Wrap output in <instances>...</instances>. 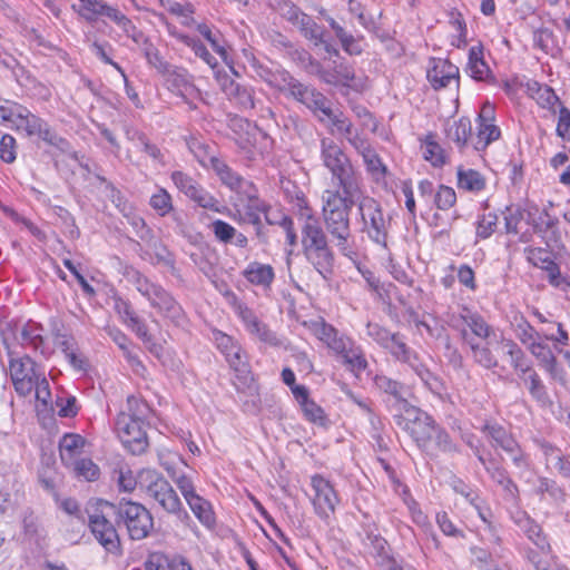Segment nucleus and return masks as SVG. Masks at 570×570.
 I'll return each instance as SVG.
<instances>
[{"instance_id":"1","label":"nucleus","mask_w":570,"mask_h":570,"mask_svg":"<svg viewBox=\"0 0 570 570\" xmlns=\"http://www.w3.org/2000/svg\"><path fill=\"white\" fill-rule=\"evenodd\" d=\"M149 413L147 403L136 396L127 399V410L116 421V432L121 443L132 454L142 453L148 446L145 420Z\"/></svg>"},{"instance_id":"2","label":"nucleus","mask_w":570,"mask_h":570,"mask_svg":"<svg viewBox=\"0 0 570 570\" xmlns=\"http://www.w3.org/2000/svg\"><path fill=\"white\" fill-rule=\"evenodd\" d=\"M403 412L400 414V424L412 436L417 446L428 452L445 450L449 444L448 434L434 424L426 413L415 406L401 402Z\"/></svg>"},{"instance_id":"3","label":"nucleus","mask_w":570,"mask_h":570,"mask_svg":"<svg viewBox=\"0 0 570 570\" xmlns=\"http://www.w3.org/2000/svg\"><path fill=\"white\" fill-rule=\"evenodd\" d=\"M9 374L16 392L27 396L35 392L37 402L43 406L51 402L49 382L29 356L16 357L9 346Z\"/></svg>"},{"instance_id":"4","label":"nucleus","mask_w":570,"mask_h":570,"mask_svg":"<svg viewBox=\"0 0 570 570\" xmlns=\"http://www.w3.org/2000/svg\"><path fill=\"white\" fill-rule=\"evenodd\" d=\"M0 122L18 131H24L28 136H38L61 151L69 150L66 139L52 132L41 119L21 105L11 101L0 105Z\"/></svg>"},{"instance_id":"5","label":"nucleus","mask_w":570,"mask_h":570,"mask_svg":"<svg viewBox=\"0 0 570 570\" xmlns=\"http://www.w3.org/2000/svg\"><path fill=\"white\" fill-rule=\"evenodd\" d=\"M115 513V505L104 500L91 502L88 508L91 533L107 552L117 554L120 551V540L114 524L110 522V518Z\"/></svg>"},{"instance_id":"6","label":"nucleus","mask_w":570,"mask_h":570,"mask_svg":"<svg viewBox=\"0 0 570 570\" xmlns=\"http://www.w3.org/2000/svg\"><path fill=\"white\" fill-rule=\"evenodd\" d=\"M302 235V244L307 259L324 278H327L332 269L333 256L317 220L307 218Z\"/></svg>"},{"instance_id":"7","label":"nucleus","mask_w":570,"mask_h":570,"mask_svg":"<svg viewBox=\"0 0 570 570\" xmlns=\"http://www.w3.org/2000/svg\"><path fill=\"white\" fill-rule=\"evenodd\" d=\"M322 159L324 166L337 178L344 194L352 197L358 191L357 178L342 149L332 140L322 141Z\"/></svg>"},{"instance_id":"8","label":"nucleus","mask_w":570,"mask_h":570,"mask_svg":"<svg viewBox=\"0 0 570 570\" xmlns=\"http://www.w3.org/2000/svg\"><path fill=\"white\" fill-rule=\"evenodd\" d=\"M298 96L299 100L312 109L320 120L331 128L332 132L341 135L351 134L350 120L341 111H334L321 92L303 88L298 90Z\"/></svg>"},{"instance_id":"9","label":"nucleus","mask_w":570,"mask_h":570,"mask_svg":"<svg viewBox=\"0 0 570 570\" xmlns=\"http://www.w3.org/2000/svg\"><path fill=\"white\" fill-rule=\"evenodd\" d=\"M139 487L155 499L166 511L177 513L181 503L170 484L154 470H142L139 473Z\"/></svg>"},{"instance_id":"10","label":"nucleus","mask_w":570,"mask_h":570,"mask_svg":"<svg viewBox=\"0 0 570 570\" xmlns=\"http://www.w3.org/2000/svg\"><path fill=\"white\" fill-rule=\"evenodd\" d=\"M358 210L368 236L376 243L384 244L390 220L384 216L380 204L371 197H363L358 203Z\"/></svg>"},{"instance_id":"11","label":"nucleus","mask_w":570,"mask_h":570,"mask_svg":"<svg viewBox=\"0 0 570 570\" xmlns=\"http://www.w3.org/2000/svg\"><path fill=\"white\" fill-rule=\"evenodd\" d=\"M118 512L126 524L130 538L134 540L145 539L154 528L151 514L141 504L125 502L120 504Z\"/></svg>"},{"instance_id":"12","label":"nucleus","mask_w":570,"mask_h":570,"mask_svg":"<svg viewBox=\"0 0 570 570\" xmlns=\"http://www.w3.org/2000/svg\"><path fill=\"white\" fill-rule=\"evenodd\" d=\"M78 1L79 3L72 4V9L85 20L94 22L100 16H106L128 35L134 29L131 21L125 14H122L118 9L109 7L101 0Z\"/></svg>"},{"instance_id":"13","label":"nucleus","mask_w":570,"mask_h":570,"mask_svg":"<svg viewBox=\"0 0 570 570\" xmlns=\"http://www.w3.org/2000/svg\"><path fill=\"white\" fill-rule=\"evenodd\" d=\"M132 282L136 289L149 301L153 307L168 316L176 315V303L161 286L150 282L139 272L132 273Z\"/></svg>"},{"instance_id":"14","label":"nucleus","mask_w":570,"mask_h":570,"mask_svg":"<svg viewBox=\"0 0 570 570\" xmlns=\"http://www.w3.org/2000/svg\"><path fill=\"white\" fill-rule=\"evenodd\" d=\"M240 190L234 200V218L242 224L258 225L266 215L265 204L255 195L252 185Z\"/></svg>"},{"instance_id":"15","label":"nucleus","mask_w":570,"mask_h":570,"mask_svg":"<svg viewBox=\"0 0 570 570\" xmlns=\"http://www.w3.org/2000/svg\"><path fill=\"white\" fill-rule=\"evenodd\" d=\"M171 180L175 186L200 207L218 212V202L208 191L203 189L190 176L174 171Z\"/></svg>"},{"instance_id":"16","label":"nucleus","mask_w":570,"mask_h":570,"mask_svg":"<svg viewBox=\"0 0 570 570\" xmlns=\"http://www.w3.org/2000/svg\"><path fill=\"white\" fill-rule=\"evenodd\" d=\"M494 106L489 101L484 102L476 117V141L475 149L482 150L492 141L500 138V129L494 125Z\"/></svg>"},{"instance_id":"17","label":"nucleus","mask_w":570,"mask_h":570,"mask_svg":"<svg viewBox=\"0 0 570 570\" xmlns=\"http://www.w3.org/2000/svg\"><path fill=\"white\" fill-rule=\"evenodd\" d=\"M225 296L252 335H256L263 342L276 344V338L273 333L257 320L250 309L238 301L233 292H226Z\"/></svg>"},{"instance_id":"18","label":"nucleus","mask_w":570,"mask_h":570,"mask_svg":"<svg viewBox=\"0 0 570 570\" xmlns=\"http://www.w3.org/2000/svg\"><path fill=\"white\" fill-rule=\"evenodd\" d=\"M312 488L314 490L313 504L316 513L322 518H327L334 512L338 498L332 484L320 475L312 478Z\"/></svg>"},{"instance_id":"19","label":"nucleus","mask_w":570,"mask_h":570,"mask_svg":"<svg viewBox=\"0 0 570 570\" xmlns=\"http://www.w3.org/2000/svg\"><path fill=\"white\" fill-rule=\"evenodd\" d=\"M426 77L435 89L446 87L450 82H454L456 88L460 86L459 68L444 59H432Z\"/></svg>"},{"instance_id":"20","label":"nucleus","mask_w":570,"mask_h":570,"mask_svg":"<svg viewBox=\"0 0 570 570\" xmlns=\"http://www.w3.org/2000/svg\"><path fill=\"white\" fill-rule=\"evenodd\" d=\"M308 328L313 335L335 354L344 352V346L351 341L348 337L340 335L333 326L326 324L324 321L312 322Z\"/></svg>"},{"instance_id":"21","label":"nucleus","mask_w":570,"mask_h":570,"mask_svg":"<svg viewBox=\"0 0 570 570\" xmlns=\"http://www.w3.org/2000/svg\"><path fill=\"white\" fill-rule=\"evenodd\" d=\"M466 71L469 76L476 81L493 80L492 71L484 60V48L480 42L469 49Z\"/></svg>"},{"instance_id":"22","label":"nucleus","mask_w":570,"mask_h":570,"mask_svg":"<svg viewBox=\"0 0 570 570\" xmlns=\"http://www.w3.org/2000/svg\"><path fill=\"white\" fill-rule=\"evenodd\" d=\"M351 135L352 132L345 136L350 139V141L362 155L366 169L372 176V178L376 181L383 180L386 175V167L382 163L381 158L366 142H364L363 140L358 141L356 139H352Z\"/></svg>"},{"instance_id":"23","label":"nucleus","mask_w":570,"mask_h":570,"mask_svg":"<svg viewBox=\"0 0 570 570\" xmlns=\"http://www.w3.org/2000/svg\"><path fill=\"white\" fill-rule=\"evenodd\" d=\"M323 216L330 234L337 240L336 245L346 254L347 240L351 235L348 213L326 214Z\"/></svg>"},{"instance_id":"24","label":"nucleus","mask_w":570,"mask_h":570,"mask_svg":"<svg viewBox=\"0 0 570 570\" xmlns=\"http://www.w3.org/2000/svg\"><path fill=\"white\" fill-rule=\"evenodd\" d=\"M86 440L76 433L65 434L59 442V454L62 463L68 468L82 458Z\"/></svg>"},{"instance_id":"25","label":"nucleus","mask_w":570,"mask_h":570,"mask_svg":"<svg viewBox=\"0 0 570 570\" xmlns=\"http://www.w3.org/2000/svg\"><path fill=\"white\" fill-rule=\"evenodd\" d=\"M292 393L306 420L318 425L325 424L326 415L323 409L308 397V391L305 386H293Z\"/></svg>"},{"instance_id":"26","label":"nucleus","mask_w":570,"mask_h":570,"mask_svg":"<svg viewBox=\"0 0 570 570\" xmlns=\"http://www.w3.org/2000/svg\"><path fill=\"white\" fill-rule=\"evenodd\" d=\"M541 335L542 333L539 334V336L532 338L525 345L530 350L531 354L540 361L543 368L553 377H558L559 368L557 365V360L549 346L540 341Z\"/></svg>"},{"instance_id":"27","label":"nucleus","mask_w":570,"mask_h":570,"mask_svg":"<svg viewBox=\"0 0 570 570\" xmlns=\"http://www.w3.org/2000/svg\"><path fill=\"white\" fill-rule=\"evenodd\" d=\"M209 166L219 177L222 183L229 187L232 190L239 193L240 190L246 191L245 187H249V184L245 181L240 176L235 174L224 161L210 156Z\"/></svg>"},{"instance_id":"28","label":"nucleus","mask_w":570,"mask_h":570,"mask_svg":"<svg viewBox=\"0 0 570 570\" xmlns=\"http://www.w3.org/2000/svg\"><path fill=\"white\" fill-rule=\"evenodd\" d=\"M356 194L357 193L350 197L347 194H344L345 196H342L337 190H325L322 196L323 215L350 213L354 202L353 199L356 196Z\"/></svg>"},{"instance_id":"29","label":"nucleus","mask_w":570,"mask_h":570,"mask_svg":"<svg viewBox=\"0 0 570 570\" xmlns=\"http://www.w3.org/2000/svg\"><path fill=\"white\" fill-rule=\"evenodd\" d=\"M525 87L528 95L535 100L540 107L556 112L554 107L559 102V98L550 87L532 80L528 81Z\"/></svg>"},{"instance_id":"30","label":"nucleus","mask_w":570,"mask_h":570,"mask_svg":"<svg viewBox=\"0 0 570 570\" xmlns=\"http://www.w3.org/2000/svg\"><path fill=\"white\" fill-rule=\"evenodd\" d=\"M384 348L389 350L391 354L394 355L396 358L410 363L411 366L417 373V375L421 377V380L424 381L425 383L429 382V371L423 367L416 366L412 362L411 352L399 335L393 334L391 341L387 343V345H385Z\"/></svg>"},{"instance_id":"31","label":"nucleus","mask_w":570,"mask_h":570,"mask_svg":"<svg viewBox=\"0 0 570 570\" xmlns=\"http://www.w3.org/2000/svg\"><path fill=\"white\" fill-rule=\"evenodd\" d=\"M243 275L250 284L266 288L274 279V269L271 265L253 262L244 269Z\"/></svg>"},{"instance_id":"32","label":"nucleus","mask_w":570,"mask_h":570,"mask_svg":"<svg viewBox=\"0 0 570 570\" xmlns=\"http://www.w3.org/2000/svg\"><path fill=\"white\" fill-rule=\"evenodd\" d=\"M161 76L171 91L185 95L193 90L189 77L184 69L170 66Z\"/></svg>"},{"instance_id":"33","label":"nucleus","mask_w":570,"mask_h":570,"mask_svg":"<svg viewBox=\"0 0 570 570\" xmlns=\"http://www.w3.org/2000/svg\"><path fill=\"white\" fill-rule=\"evenodd\" d=\"M514 521L540 550L543 551L549 547L546 538L541 534V528L529 515L519 512L514 517Z\"/></svg>"},{"instance_id":"34","label":"nucleus","mask_w":570,"mask_h":570,"mask_svg":"<svg viewBox=\"0 0 570 570\" xmlns=\"http://www.w3.org/2000/svg\"><path fill=\"white\" fill-rule=\"evenodd\" d=\"M186 502L203 525L208 529L214 528L216 523V517L209 501L197 494L196 497H191Z\"/></svg>"},{"instance_id":"35","label":"nucleus","mask_w":570,"mask_h":570,"mask_svg":"<svg viewBox=\"0 0 570 570\" xmlns=\"http://www.w3.org/2000/svg\"><path fill=\"white\" fill-rule=\"evenodd\" d=\"M336 355L340 356L342 363L355 374L365 370L367 366L363 352L360 347L355 346L352 341L344 346V352H338Z\"/></svg>"},{"instance_id":"36","label":"nucleus","mask_w":570,"mask_h":570,"mask_svg":"<svg viewBox=\"0 0 570 570\" xmlns=\"http://www.w3.org/2000/svg\"><path fill=\"white\" fill-rule=\"evenodd\" d=\"M421 151L423 158L434 167H440L446 161V153L435 140L433 135H426L421 140Z\"/></svg>"},{"instance_id":"37","label":"nucleus","mask_w":570,"mask_h":570,"mask_svg":"<svg viewBox=\"0 0 570 570\" xmlns=\"http://www.w3.org/2000/svg\"><path fill=\"white\" fill-rule=\"evenodd\" d=\"M471 332L475 336L474 342H487V344H492L497 341V334L493 330L485 323V321L478 316L472 315L469 317V321L465 320ZM473 341V338H471Z\"/></svg>"},{"instance_id":"38","label":"nucleus","mask_w":570,"mask_h":570,"mask_svg":"<svg viewBox=\"0 0 570 570\" xmlns=\"http://www.w3.org/2000/svg\"><path fill=\"white\" fill-rule=\"evenodd\" d=\"M147 570H193L191 566L181 559H175L168 562L167 558L160 553H153L146 562Z\"/></svg>"},{"instance_id":"39","label":"nucleus","mask_w":570,"mask_h":570,"mask_svg":"<svg viewBox=\"0 0 570 570\" xmlns=\"http://www.w3.org/2000/svg\"><path fill=\"white\" fill-rule=\"evenodd\" d=\"M68 468L72 470L78 479H82L88 482L97 481L100 476L99 466L89 458L82 456Z\"/></svg>"},{"instance_id":"40","label":"nucleus","mask_w":570,"mask_h":570,"mask_svg":"<svg viewBox=\"0 0 570 570\" xmlns=\"http://www.w3.org/2000/svg\"><path fill=\"white\" fill-rule=\"evenodd\" d=\"M169 33L177 39H179L183 43L190 47L196 56H198L200 59H203L208 66L214 68L216 66V59L208 52V50L205 48V46L193 38L179 33L176 31L175 28L169 27L168 28Z\"/></svg>"},{"instance_id":"41","label":"nucleus","mask_w":570,"mask_h":570,"mask_svg":"<svg viewBox=\"0 0 570 570\" xmlns=\"http://www.w3.org/2000/svg\"><path fill=\"white\" fill-rule=\"evenodd\" d=\"M226 360L239 377L244 380L249 377L250 368L248 360L240 346H237L234 348V351L228 352Z\"/></svg>"},{"instance_id":"42","label":"nucleus","mask_w":570,"mask_h":570,"mask_svg":"<svg viewBox=\"0 0 570 570\" xmlns=\"http://www.w3.org/2000/svg\"><path fill=\"white\" fill-rule=\"evenodd\" d=\"M471 346L472 355L475 362L480 363L484 367H492L497 364V361L492 353L489 350L491 344H487V342H474L472 340L469 341Z\"/></svg>"},{"instance_id":"43","label":"nucleus","mask_w":570,"mask_h":570,"mask_svg":"<svg viewBox=\"0 0 570 570\" xmlns=\"http://www.w3.org/2000/svg\"><path fill=\"white\" fill-rule=\"evenodd\" d=\"M515 335L523 343L527 344L535 336H539V332H537L531 324L524 318L521 314H515L511 322Z\"/></svg>"},{"instance_id":"44","label":"nucleus","mask_w":570,"mask_h":570,"mask_svg":"<svg viewBox=\"0 0 570 570\" xmlns=\"http://www.w3.org/2000/svg\"><path fill=\"white\" fill-rule=\"evenodd\" d=\"M41 330L36 324H27L21 328L20 338L22 344L31 345L35 350H39L43 343Z\"/></svg>"},{"instance_id":"45","label":"nucleus","mask_w":570,"mask_h":570,"mask_svg":"<svg viewBox=\"0 0 570 570\" xmlns=\"http://www.w3.org/2000/svg\"><path fill=\"white\" fill-rule=\"evenodd\" d=\"M150 206L160 216H165L173 209L171 196L167 190L160 188L150 197Z\"/></svg>"},{"instance_id":"46","label":"nucleus","mask_w":570,"mask_h":570,"mask_svg":"<svg viewBox=\"0 0 570 570\" xmlns=\"http://www.w3.org/2000/svg\"><path fill=\"white\" fill-rule=\"evenodd\" d=\"M525 256L530 264L541 269H544L553 262L550 254L542 248L529 247L525 249Z\"/></svg>"},{"instance_id":"47","label":"nucleus","mask_w":570,"mask_h":570,"mask_svg":"<svg viewBox=\"0 0 570 570\" xmlns=\"http://www.w3.org/2000/svg\"><path fill=\"white\" fill-rule=\"evenodd\" d=\"M487 178L476 170L470 169L465 171V191L482 193L487 189Z\"/></svg>"},{"instance_id":"48","label":"nucleus","mask_w":570,"mask_h":570,"mask_svg":"<svg viewBox=\"0 0 570 570\" xmlns=\"http://www.w3.org/2000/svg\"><path fill=\"white\" fill-rule=\"evenodd\" d=\"M144 52L149 66L155 68L160 75L170 67V65L163 59L158 49L153 45H146Z\"/></svg>"},{"instance_id":"49","label":"nucleus","mask_w":570,"mask_h":570,"mask_svg":"<svg viewBox=\"0 0 570 570\" xmlns=\"http://www.w3.org/2000/svg\"><path fill=\"white\" fill-rule=\"evenodd\" d=\"M524 382L534 399L541 402L548 399L546 387L535 372H530L528 377L524 379Z\"/></svg>"},{"instance_id":"50","label":"nucleus","mask_w":570,"mask_h":570,"mask_svg":"<svg viewBox=\"0 0 570 570\" xmlns=\"http://www.w3.org/2000/svg\"><path fill=\"white\" fill-rule=\"evenodd\" d=\"M55 500H56L57 507L62 512H65L66 514H68L70 517H73L77 519H82L80 504L78 503V501L76 499L70 498V497L56 495Z\"/></svg>"},{"instance_id":"51","label":"nucleus","mask_w":570,"mask_h":570,"mask_svg":"<svg viewBox=\"0 0 570 570\" xmlns=\"http://www.w3.org/2000/svg\"><path fill=\"white\" fill-rule=\"evenodd\" d=\"M171 478L176 485L178 487V489L180 490L186 501H188L191 497L197 495V493L195 492L193 480L189 475L173 472Z\"/></svg>"},{"instance_id":"52","label":"nucleus","mask_w":570,"mask_h":570,"mask_svg":"<svg viewBox=\"0 0 570 570\" xmlns=\"http://www.w3.org/2000/svg\"><path fill=\"white\" fill-rule=\"evenodd\" d=\"M197 30L210 43L212 48L222 57V59L226 63H229L226 48L219 43L212 30L206 24H198Z\"/></svg>"},{"instance_id":"53","label":"nucleus","mask_w":570,"mask_h":570,"mask_svg":"<svg viewBox=\"0 0 570 570\" xmlns=\"http://www.w3.org/2000/svg\"><path fill=\"white\" fill-rule=\"evenodd\" d=\"M197 30L210 43L212 48L222 57V59L226 63H229L226 48L219 43L212 30L206 24H198Z\"/></svg>"},{"instance_id":"54","label":"nucleus","mask_w":570,"mask_h":570,"mask_svg":"<svg viewBox=\"0 0 570 570\" xmlns=\"http://www.w3.org/2000/svg\"><path fill=\"white\" fill-rule=\"evenodd\" d=\"M197 30L210 43L212 48L222 57V59L226 63H229L226 48L219 43L212 30L206 24H198Z\"/></svg>"},{"instance_id":"55","label":"nucleus","mask_w":570,"mask_h":570,"mask_svg":"<svg viewBox=\"0 0 570 570\" xmlns=\"http://www.w3.org/2000/svg\"><path fill=\"white\" fill-rule=\"evenodd\" d=\"M197 30L210 43L212 48L222 57V59L226 63H229L226 48L219 43L212 30L206 24H198Z\"/></svg>"},{"instance_id":"56","label":"nucleus","mask_w":570,"mask_h":570,"mask_svg":"<svg viewBox=\"0 0 570 570\" xmlns=\"http://www.w3.org/2000/svg\"><path fill=\"white\" fill-rule=\"evenodd\" d=\"M197 30L210 43L212 48L222 57V59L226 63H229L226 48L219 43L212 30L206 24H198Z\"/></svg>"},{"instance_id":"57","label":"nucleus","mask_w":570,"mask_h":570,"mask_svg":"<svg viewBox=\"0 0 570 570\" xmlns=\"http://www.w3.org/2000/svg\"><path fill=\"white\" fill-rule=\"evenodd\" d=\"M524 217V210L519 206H510L504 214L505 228L509 233H518V225Z\"/></svg>"},{"instance_id":"58","label":"nucleus","mask_w":570,"mask_h":570,"mask_svg":"<svg viewBox=\"0 0 570 570\" xmlns=\"http://www.w3.org/2000/svg\"><path fill=\"white\" fill-rule=\"evenodd\" d=\"M118 484L125 492H131L139 485V475L135 476L128 468H120L118 471Z\"/></svg>"},{"instance_id":"59","label":"nucleus","mask_w":570,"mask_h":570,"mask_svg":"<svg viewBox=\"0 0 570 570\" xmlns=\"http://www.w3.org/2000/svg\"><path fill=\"white\" fill-rule=\"evenodd\" d=\"M216 80H217L220 89L229 98L236 97L239 94L238 85L234 81V79L227 72L217 71Z\"/></svg>"},{"instance_id":"60","label":"nucleus","mask_w":570,"mask_h":570,"mask_svg":"<svg viewBox=\"0 0 570 570\" xmlns=\"http://www.w3.org/2000/svg\"><path fill=\"white\" fill-rule=\"evenodd\" d=\"M366 334L373 338L376 343H379L382 347H385L387 343L391 341L393 334H391L385 328L381 327L376 323H368L366 326Z\"/></svg>"},{"instance_id":"61","label":"nucleus","mask_w":570,"mask_h":570,"mask_svg":"<svg viewBox=\"0 0 570 570\" xmlns=\"http://www.w3.org/2000/svg\"><path fill=\"white\" fill-rule=\"evenodd\" d=\"M557 135L563 140L570 141V110L563 106L559 109Z\"/></svg>"},{"instance_id":"62","label":"nucleus","mask_w":570,"mask_h":570,"mask_svg":"<svg viewBox=\"0 0 570 570\" xmlns=\"http://www.w3.org/2000/svg\"><path fill=\"white\" fill-rule=\"evenodd\" d=\"M376 385L396 397H402L405 394V389L399 382H395L386 376H379L375 380Z\"/></svg>"},{"instance_id":"63","label":"nucleus","mask_w":570,"mask_h":570,"mask_svg":"<svg viewBox=\"0 0 570 570\" xmlns=\"http://www.w3.org/2000/svg\"><path fill=\"white\" fill-rule=\"evenodd\" d=\"M14 138L10 135H3L0 139V158L6 163H12L16 159Z\"/></svg>"},{"instance_id":"64","label":"nucleus","mask_w":570,"mask_h":570,"mask_svg":"<svg viewBox=\"0 0 570 570\" xmlns=\"http://www.w3.org/2000/svg\"><path fill=\"white\" fill-rule=\"evenodd\" d=\"M212 228L215 236L222 242H229L236 235V229L223 220H215Z\"/></svg>"}]
</instances>
